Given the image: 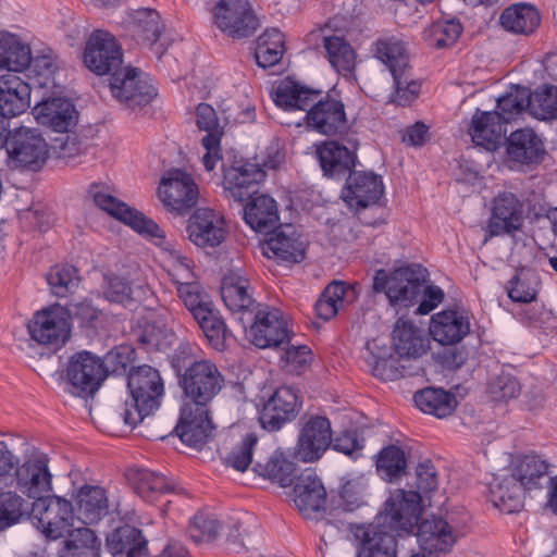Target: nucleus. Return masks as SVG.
<instances>
[{"label":"nucleus","mask_w":557,"mask_h":557,"mask_svg":"<svg viewBox=\"0 0 557 557\" xmlns=\"http://www.w3.org/2000/svg\"><path fill=\"white\" fill-rule=\"evenodd\" d=\"M285 52V39L277 28H269L256 41L255 59L260 67L267 69L277 64Z\"/></svg>","instance_id":"obj_50"},{"label":"nucleus","mask_w":557,"mask_h":557,"mask_svg":"<svg viewBox=\"0 0 557 557\" xmlns=\"http://www.w3.org/2000/svg\"><path fill=\"white\" fill-rule=\"evenodd\" d=\"M257 443L258 437L253 433L247 434L228 454L226 463L237 471H246L252 462V451Z\"/></svg>","instance_id":"obj_61"},{"label":"nucleus","mask_w":557,"mask_h":557,"mask_svg":"<svg viewBox=\"0 0 557 557\" xmlns=\"http://www.w3.org/2000/svg\"><path fill=\"white\" fill-rule=\"evenodd\" d=\"M188 238L200 248H215L227 236L224 216L210 208H198L188 220Z\"/></svg>","instance_id":"obj_18"},{"label":"nucleus","mask_w":557,"mask_h":557,"mask_svg":"<svg viewBox=\"0 0 557 557\" xmlns=\"http://www.w3.org/2000/svg\"><path fill=\"white\" fill-rule=\"evenodd\" d=\"M376 469L389 482L399 479L406 474L407 460L405 451L396 445L384 447L377 455Z\"/></svg>","instance_id":"obj_55"},{"label":"nucleus","mask_w":557,"mask_h":557,"mask_svg":"<svg viewBox=\"0 0 557 557\" xmlns=\"http://www.w3.org/2000/svg\"><path fill=\"white\" fill-rule=\"evenodd\" d=\"M4 147L14 168L37 171L48 159V145L35 129L20 127L9 132Z\"/></svg>","instance_id":"obj_9"},{"label":"nucleus","mask_w":557,"mask_h":557,"mask_svg":"<svg viewBox=\"0 0 557 557\" xmlns=\"http://www.w3.org/2000/svg\"><path fill=\"white\" fill-rule=\"evenodd\" d=\"M530 107L534 114L543 120L557 117V87L549 86L541 92L531 95Z\"/></svg>","instance_id":"obj_62"},{"label":"nucleus","mask_w":557,"mask_h":557,"mask_svg":"<svg viewBox=\"0 0 557 557\" xmlns=\"http://www.w3.org/2000/svg\"><path fill=\"white\" fill-rule=\"evenodd\" d=\"M323 48L331 66L342 76L351 77L356 70L357 53L342 36H324Z\"/></svg>","instance_id":"obj_43"},{"label":"nucleus","mask_w":557,"mask_h":557,"mask_svg":"<svg viewBox=\"0 0 557 557\" xmlns=\"http://www.w3.org/2000/svg\"><path fill=\"white\" fill-rule=\"evenodd\" d=\"M323 174L341 180L349 174L356 165V152L335 140L324 141L317 149Z\"/></svg>","instance_id":"obj_33"},{"label":"nucleus","mask_w":557,"mask_h":557,"mask_svg":"<svg viewBox=\"0 0 557 557\" xmlns=\"http://www.w3.org/2000/svg\"><path fill=\"white\" fill-rule=\"evenodd\" d=\"M488 499L499 511L512 513L523 507V491L511 474L494 475L488 483Z\"/></svg>","instance_id":"obj_36"},{"label":"nucleus","mask_w":557,"mask_h":557,"mask_svg":"<svg viewBox=\"0 0 557 557\" xmlns=\"http://www.w3.org/2000/svg\"><path fill=\"white\" fill-rule=\"evenodd\" d=\"M196 124L199 129L207 132V135L201 139V144L206 149L201 160L205 169L211 172L222 159L220 143L223 131L220 127L215 110L208 103L198 104Z\"/></svg>","instance_id":"obj_26"},{"label":"nucleus","mask_w":557,"mask_h":557,"mask_svg":"<svg viewBox=\"0 0 557 557\" xmlns=\"http://www.w3.org/2000/svg\"><path fill=\"white\" fill-rule=\"evenodd\" d=\"M176 290L178 297L183 300L194 319L202 313H209L208 310L213 306L209 296L196 281L176 287Z\"/></svg>","instance_id":"obj_60"},{"label":"nucleus","mask_w":557,"mask_h":557,"mask_svg":"<svg viewBox=\"0 0 557 557\" xmlns=\"http://www.w3.org/2000/svg\"><path fill=\"white\" fill-rule=\"evenodd\" d=\"M417 536L420 548L430 556H438L451 550L456 544L459 532L442 517H431L417 522Z\"/></svg>","instance_id":"obj_22"},{"label":"nucleus","mask_w":557,"mask_h":557,"mask_svg":"<svg viewBox=\"0 0 557 557\" xmlns=\"http://www.w3.org/2000/svg\"><path fill=\"white\" fill-rule=\"evenodd\" d=\"M523 225V203L508 191L496 196L493 200L492 214L487 223L488 237L510 235Z\"/></svg>","instance_id":"obj_23"},{"label":"nucleus","mask_w":557,"mask_h":557,"mask_svg":"<svg viewBox=\"0 0 557 557\" xmlns=\"http://www.w3.org/2000/svg\"><path fill=\"white\" fill-rule=\"evenodd\" d=\"M263 245L264 253L269 252L283 261L300 262L305 258L304 243L297 236L292 224L278 225L269 234Z\"/></svg>","instance_id":"obj_32"},{"label":"nucleus","mask_w":557,"mask_h":557,"mask_svg":"<svg viewBox=\"0 0 557 557\" xmlns=\"http://www.w3.org/2000/svg\"><path fill=\"white\" fill-rule=\"evenodd\" d=\"M28 332L35 342L53 348L62 347L71 335L70 322L66 321L64 307L50 306L35 313L28 324Z\"/></svg>","instance_id":"obj_15"},{"label":"nucleus","mask_w":557,"mask_h":557,"mask_svg":"<svg viewBox=\"0 0 557 557\" xmlns=\"http://www.w3.org/2000/svg\"><path fill=\"white\" fill-rule=\"evenodd\" d=\"M253 471L286 487L294 483L296 465L286 459L282 453H274L265 463L256 462Z\"/></svg>","instance_id":"obj_51"},{"label":"nucleus","mask_w":557,"mask_h":557,"mask_svg":"<svg viewBox=\"0 0 557 557\" xmlns=\"http://www.w3.org/2000/svg\"><path fill=\"white\" fill-rule=\"evenodd\" d=\"M420 272L410 267L399 268L388 276L384 270H377L373 281L375 292H384L389 302L409 307L419 296L422 300L417 308L418 314H428L444 299L438 286H425Z\"/></svg>","instance_id":"obj_3"},{"label":"nucleus","mask_w":557,"mask_h":557,"mask_svg":"<svg viewBox=\"0 0 557 557\" xmlns=\"http://www.w3.org/2000/svg\"><path fill=\"white\" fill-rule=\"evenodd\" d=\"M243 209L245 222L256 232L269 234L278 226L276 201L269 195L252 196Z\"/></svg>","instance_id":"obj_35"},{"label":"nucleus","mask_w":557,"mask_h":557,"mask_svg":"<svg viewBox=\"0 0 557 557\" xmlns=\"http://www.w3.org/2000/svg\"><path fill=\"white\" fill-rule=\"evenodd\" d=\"M211 409L183 405L175 433L181 441L195 448L202 447L213 434L214 425Z\"/></svg>","instance_id":"obj_21"},{"label":"nucleus","mask_w":557,"mask_h":557,"mask_svg":"<svg viewBox=\"0 0 557 557\" xmlns=\"http://www.w3.org/2000/svg\"><path fill=\"white\" fill-rule=\"evenodd\" d=\"M249 281L235 271L224 274L221 283V297L232 312H247L255 300L249 293Z\"/></svg>","instance_id":"obj_41"},{"label":"nucleus","mask_w":557,"mask_h":557,"mask_svg":"<svg viewBox=\"0 0 557 557\" xmlns=\"http://www.w3.org/2000/svg\"><path fill=\"white\" fill-rule=\"evenodd\" d=\"M413 399L421 411L440 419L450 416L457 407L455 395L443 388L426 387L417 392Z\"/></svg>","instance_id":"obj_47"},{"label":"nucleus","mask_w":557,"mask_h":557,"mask_svg":"<svg viewBox=\"0 0 557 557\" xmlns=\"http://www.w3.org/2000/svg\"><path fill=\"white\" fill-rule=\"evenodd\" d=\"M109 87L113 98L127 109H140L157 96L156 88L144 73L131 66H122L110 77Z\"/></svg>","instance_id":"obj_8"},{"label":"nucleus","mask_w":557,"mask_h":557,"mask_svg":"<svg viewBox=\"0 0 557 557\" xmlns=\"http://www.w3.org/2000/svg\"><path fill=\"white\" fill-rule=\"evenodd\" d=\"M30 62L29 46L14 34L0 32V69H7L9 73L22 72Z\"/></svg>","instance_id":"obj_42"},{"label":"nucleus","mask_w":557,"mask_h":557,"mask_svg":"<svg viewBox=\"0 0 557 557\" xmlns=\"http://www.w3.org/2000/svg\"><path fill=\"white\" fill-rule=\"evenodd\" d=\"M274 101L284 109L306 111L307 126L324 136H342L349 129L345 104L335 89L323 92L285 79L274 94Z\"/></svg>","instance_id":"obj_2"},{"label":"nucleus","mask_w":557,"mask_h":557,"mask_svg":"<svg viewBox=\"0 0 557 557\" xmlns=\"http://www.w3.org/2000/svg\"><path fill=\"white\" fill-rule=\"evenodd\" d=\"M158 194L168 211L183 215L196 206L199 191L190 174L175 169L162 177Z\"/></svg>","instance_id":"obj_13"},{"label":"nucleus","mask_w":557,"mask_h":557,"mask_svg":"<svg viewBox=\"0 0 557 557\" xmlns=\"http://www.w3.org/2000/svg\"><path fill=\"white\" fill-rule=\"evenodd\" d=\"M393 343L400 357L419 358L429 348V338L424 331L410 321L397 320L393 330Z\"/></svg>","instance_id":"obj_38"},{"label":"nucleus","mask_w":557,"mask_h":557,"mask_svg":"<svg viewBox=\"0 0 557 557\" xmlns=\"http://www.w3.org/2000/svg\"><path fill=\"white\" fill-rule=\"evenodd\" d=\"M248 336L258 348L278 347L289 341V329L283 312L264 306L257 310Z\"/></svg>","instance_id":"obj_17"},{"label":"nucleus","mask_w":557,"mask_h":557,"mask_svg":"<svg viewBox=\"0 0 557 557\" xmlns=\"http://www.w3.org/2000/svg\"><path fill=\"white\" fill-rule=\"evenodd\" d=\"M354 299L355 290L352 287L344 282L333 281L324 288L315 302L314 309L319 318L329 321L337 314L339 309Z\"/></svg>","instance_id":"obj_46"},{"label":"nucleus","mask_w":557,"mask_h":557,"mask_svg":"<svg viewBox=\"0 0 557 557\" xmlns=\"http://www.w3.org/2000/svg\"><path fill=\"white\" fill-rule=\"evenodd\" d=\"M294 503L306 519H318L325 509L326 491L310 469L302 471L294 485Z\"/></svg>","instance_id":"obj_25"},{"label":"nucleus","mask_w":557,"mask_h":557,"mask_svg":"<svg viewBox=\"0 0 557 557\" xmlns=\"http://www.w3.org/2000/svg\"><path fill=\"white\" fill-rule=\"evenodd\" d=\"M127 387L131 399L124 403L120 416L125 424L135 428L145 417L159 408L164 384L157 369L143 364L129 369Z\"/></svg>","instance_id":"obj_5"},{"label":"nucleus","mask_w":557,"mask_h":557,"mask_svg":"<svg viewBox=\"0 0 557 557\" xmlns=\"http://www.w3.org/2000/svg\"><path fill=\"white\" fill-rule=\"evenodd\" d=\"M208 312L209 313L200 314L195 318V320L202 330L210 345L215 350L223 351L226 348V339L230 336V332L226 329L222 317L213 306L208 310Z\"/></svg>","instance_id":"obj_54"},{"label":"nucleus","mask_w":557,"mask_h":557,"mask_svg":"<svg viewBox=\"0 0 557 557\" xmlns=\"http://www.w3.org/2000/svg\"><path fill=\"white\" fill-rule=\"evenodd\" d=\"M461 32L462 26L455 18L436 21L424 29L423 38L430 46L441 49L454 45Z\"/></svg>","instance_id":"obj_56"},{"label":"nucleus","mask_w":557,"mask_h":557,"mask_svg":"<svg viewBox=\"0 0 557 557\" xmlns=\"http://www.w3.org/2000/svg\"><path fill=\"white\" fill-rule=\"evenodd\" d=\"M418 500L419 495L398 490L374 522L356 527L354 535L360 542L357 557H396L394 532L398 536L413 533L419 521Z\"/></svg>","instance_id":"obj_1"},{"label":"nucleus","mask_w":557,"mask_h":557,"mask_svg":"<svg viewBox=\"0 0 557 557\" xmlns=\"http://www.w3.org/2000/svg\"><path fill=\"white\" fill-rule=\"evenodd\" d=\"M366 350L368 352L367 362L372 367L373 375L382 380H391L395 375L392 366L391 348L385 343L381 344L379 338L367 342Z\"/></svg>","instance_id":"obj_57"},{"label":"nucleus","mask_w":557,"mask_h":557,"mask_svg":"<svg viewBox=\"0 0 557 557\" xmlns=\"http://www.w3.org/2000/svg\"><path fill=\"white\" fill-rule=\"evenodd\" d=\"M164 26L157 11L139 9L134 12L129 22L132 36L140 44L152 47L157 44Z\"/></svg>","instance_id":"obj_48"},{"label":"nucleus","mask_w":557,"mask_h":557,"mask_svg":"<svg viewBox=\"0 0 557 557\" xmlns=\"http://www.w3.org/2000/svg\"><path fill=\"white\" fill-rule=\"evenodd\" d=\"M87 196L101 210L131 226L138 234L153 239L156 245L166 250L169 252V269L189 259L183 256L180 250L171 247L170 243L165 240L164 232L154 221L115 198L106 184H90Z\"/></svg>","instance_id":"obj_4"},{"label":"nucleus","mask_w":557,"mask_h":557,"mask_svg":"<svg viewBox=\"0 0 557 557\" xmlns=\"http://www.w3.org/2000/svg\"><path fill=\"white\" fill-rule=\"evenodd\" d=\"M37 520V528L49 540H58L73 527L74 513L72 503L59 496L38 497L30 509Z\"/></svg>","instance_id":"obj_10"},{"label":"nucleus","mask_w":557,"mask_h":557,"mask_svg":"<svg viewBox=\"0 0 557 557\" xmlns=\"http://www.w3.org/2000/svg\"><path fill=\"white\" fill-rule=\"evenodd\" d=\"M78 519L84 524L98 522L109 511L106 491L100 486L84 485L77 493Z\"/></svg>","instance_id":"obj_44"},{"label":"nucleus","mask_w":557,"mask_h":557,"mask_svg":"<svg viewBox=\"0 0 557 557\" xmlns=\"http://www.w3.org/2000/svg\"><path fill=\"white\" fill-rule=\"evenodd\" d=\"M531 92L524 87H515L497 100V114L506 125L530 107Z\"/></svg>","instance_id":"obj_58"},{"label":"nucleus","mask_w":557,"mask_h":557,"mask_svg":"<svg viewBox=\"0 0 557 557\" xmlns=\"http://www.w3.org/2000/svg\"><path fill=\"white\" fill-rule=\"evenodd\" d=\"M30 106V87L14 73L0 76V116L13 117Z\"/></svg>","instance_id":"obj_31"},{"label":"nucleus","mask_w":557,"mask_h":557,"mask_svg":"<svg viewBox=\"0 0 557 557\" xmlns=\"http://www.w3.org/2000/svg\"><path fill=\"white\" fill-rule=\"evenodd\" d=\"M16 486L30 498L44 497L42 494L52 488V475L47 459L35 457L25 461L15 470Z\"/></svg>","instance_id":"obj_29"},{"label":"nucleus","mask_w":557,"mask_h":557,"mask_svg":"<svg viewBox=\"0 0 557 557\" xmlns=\"http://www.w3.org/2000/svg\"><path fill=\"white\" fill-rule=\"evenodd\" d=\"M47 282L57 297H66L78 286L77 270L70 264H57L47 274Z\"/></svg>","instance_id":"obj_59"},{"label":"nucleus","mask_w":557,"mask_h":557,"mask_svg":"<svg viewBox=\"0 0 557 557\" xmlns=\"http://www.w3.org/2000/svg\"><path fill=\"white\" fill-rule=\"evenodd\" d=\"M300 408L301 401L297 391L290 386H281L264 403L259 421L264 430L278 431L297 417Z\"/></svg>","instance_id":"obj_19"},{"label":"nucleus","mask_w":557,"mask_h":557,"mask_svg":"<svg viewBox=\"0 0 557 557\" xmlns=\"http://www.w3.org/2000/svg\"><path fill=\"white\" fill-rule=\"evenodd\" d=\"M107 547L113 557H148L141 530L129 524L113 530L107 536Z\"/></svg>","instance_id":"obj_37"},{"label":"nucleus","mask_w":557,"mask_h":557,"mask_svg":"<svg viewBox=\"0 0 557 557\" xmlns=\"http://www.w3.org/2000/svg\"><path fill=\"white\" fill-rule=\"evenodd\" d=\"M221 524L219 520L203 513L196 515L189 527L188 533L195 542L212 541L219 534Z\"/></svg>","instance_id":"obj_63"},{"label":"nucleus","mask_w":557,"mask_h":557,"mask_svg":"<svg viewBox=\"0 0 557 557\" xmlns=\"http://www.w3.org/2000/svg\"><path fill=\"white\" fill-rule=\"evenodd\" d=\"M84 62L92 73L112 76L122 67L123 51L111 33L96 29L86 42Z\"/></svg>","instance_id":"obj_11"},{"label":"nucleus","mask_w":557,"mask_h":557,"mask_svg":"<svg viewBox=\"0 0 557 557\" xmlns=\"http://www.w3.org/2000/svg\"><path fill=\"white\" fill-rule=\"evenodd\" d=\"M65 373L73 393L77 395H92L106 379L102 360L86 350L71 357Z\"/></svg>","instance_id":"obj_16"},{"label":"nucleus","mask_w":557,"mask_h":557,"mask_svg":"<svg viewBox=\"0 0 557 557\" xmlns=\"http://www.w3.org/2000/svg\"><path fill=\"white\" fill-rule=\"evenodd\" d=\"M522 491L542 490L550 478L549 463L540 455L522 456L510 473Z\"/></svg>","instance_id":"obj_39"},{"label":"nucleus","mask_w":557,"mask_h":557,"mask_svg":"<svg viewBox=\"0 0 557 557\" xmlns=\"http://www.w3.org/2000/svg\"><path fill=\"white\" fill-rule=\"evenodd\" d=\"M32 504L14 492L0 494V531L27 519L30 515Z\"/></svg>","instance_id":"obj_52"},{"label":"nucleus","mask_w":557,"mask_h":557,"mask_svg":"<svg viewBox=\"0 0 557 557\" xmlns=\"http://www.w3.org/2000/svg\"><path fill=\"white\" fill-rule=\"evenodd\" d=\"M332 428L324 416H310L304 423L297 442V456L305 462H314L332 444Z\"/></svg>","instance_id":"obj_20"},{"label":"nucleus","mask_w":557,"mask_h":557,"mask_svg":"<svg viewBox=\"0 0 557 557\" xmlns=\"http://www.w3.org/2000/svg\"><path fill=\"white\" fill-rule=\"evenodd\" d=\"M384 193L381 176L371 171H351L342 197L349 208L364 209L377 202Z\"/></svg>","instance_id":"obj_24"},{"label":"nucleus","mask_w":557,"mask_h":557,"mask_svg":"<svg viewBox=\"0 0 557 557\" xmlns=\"http://www.w3.org/2000/svg\"><path fill=\"white\" fill-rule=\"evenodd\" d=\"M521 392L518 380L511 374L502 373L488 384V393L496 401L516 398Z\"/></svg>","instance_id":"obj_64"},{"label":"nucleus","mask_w":557,"mask_h":557,"mask_svg":"<svg viewBox=\"0 0 557 557\" xmlns=\"http://www.w3.org/2000/svg\"><path fill=\"white\" fill-rule=\"evenodd\" d=\"M505 126L496 111L476 110L471 120L469 135L476 146L495 151L505 139Z\"/></svg>","instance_id":"obj_30"},{"label":"nucleus","mask_w":557,"mask_h":557,"mask_svg":"<svg viewBox=\"0 0 557 557\" xmlns=\"http://www.w3.org/2000/svg\"><path fill=\"white\" fill-rule=\"evenodd\" d=\"M134 491L145 500L153 502L166 493L182 494L184 488L148 469H136L128 473Z\"/></svg>","instance_id":"obj_40"},{"label":"nucleus","mask_w":557,"mask_h":557,"mask_svg":"<svg viewBox=\"0 0 557 557\" xmlns=\"http://www.w3.org/2000/svg\"><path fill=\"white\" fill-rule=\"evenodd\" d=\"M224 194L227 199L244 202L257 193L265 171L257 163L235 159L228 166L222 163Z\"/></svg>","instance_id":"obj_14"},{"label":"nucleus","mask_w":557,"mask_h":557,"mask_svg":"<svg viewBox=\"0 0 557 557\" xmlns=\"http://www.w3.org/2000/svg\"><path fill=\"white\" fill-rule=\"evenodd\" d=\"M469 332V318L463 312L445 310L434 314L431 319L430 334L442 345L457 344Z\"/></svg>","instance_id":"obj_34"},{"label":"nucleus","mask_w":557,"mask_h":557,"mask_svg":"<svg viewBox=\"0 0 557 557\" xmlns=\"http://www.w3.org/2000/svg\"><path fill=\"white\" fill-rule=\"evenodd\" d=\"M213 15L216 27L232 38L249 37L260 26L248 0H220Z\"/></svg>","instance_id":"obj_12"},{"label":"nucleus","mask_w":557,"mask_h":557,"mask_svg":"<svg viewBox=\"0 0 557 557\" xmlns=\"http://www.w3.org/2000/svg\"><path fill=\"white\" fill-rule=\"evenodd\" d=\"M184 404L210 408L213 399L225 387V377L218 366L208 359L191 362L180 377Z\"/></svg>","instance_id":"obj_7"},{"label":"nucleus","mask_w":557,"mask_h":557,"mask_svg":"<svg viewBox=\"0 0 557 557\" xmlns=\"http://www.w3.org/2000/svg\"><path fill=\"white\" fill-rule=\"evenodd\" d=\"M36 119L58 133H67L76 126L78 112L72 101L57 97L42 100L34 108Z\"/></svg>","instance_id":"obj_27"},{"label":"nucleus","mask_w":557,"mask_h":557,"mask_svg":"<svg viewBox=\"0 0 557 557\" xmlns=\"http://www.w3.org/2000/svg\"><path fill=\"white\" fill-rule=\"evenodd\" d=\"M372 51L374 57L388 67L393 76V101L400 106L409 104L418 97L421 85L410 73L406 44L396 36H384L373 42Z\"/></svg>","instance_id":"obj_6"},{"label":"nucleus","mask_w":557,"mask_h":557,"mask_svg":"<svg viewBox=\"0 0 557 557\" xmlns=\"http://www.w3.org/2000/svg\"><path fill=\"white\" fill-rule=\"evenodd\" d=\"M499 23L508 32L530 35L539 27L541 16L534 5L515 3L503 11Z\"/></svg>","instance_id":"obj_45"},{"label":"nucleus","mask_w":557,"mask_h":557,"mask_svg":"<svg viewBox=\"0 0 557 557\" xmlns=\"http://www.w3.org/2000/svg\"><path fill=\"white\" fill-rule=\"evenodd\" d=\"M148 293L150 289L147 286L132 287L126 280L120 276L107 277L103 286L104 298L122 305L143 301Z\"/></svg>","instance_id":"obj_53"},{"label":"nucleus","mask_w":557,"mask_h":557,"mask_svg":"<svg viewBox=\"0 0 557 557\" xmlns=\"http://www.w3.org/2000/svg\"><path fill=\"white\" fill-rule=\"evenodd\" d=\"M504 140L508 159L515 163L531 165L540 163L544 158V143L532 128L517 129Z\"/></svg>","instance_id":"obj_28"},{"label":"nucleus","mask_w":557,"mask_h":557,"mask_svg":"<svg viewBox=\"0 0 557 557\" xmlns=\"http://www.w3.org/2000/svg\"><path fill=\"white\" fill-rule=\"evenodd\" d=\"M65 534L61 557H100L101 542L95 532L86 527L71 529Z\"/></svg>","instance_id":"obj_49"}]
</instances>
